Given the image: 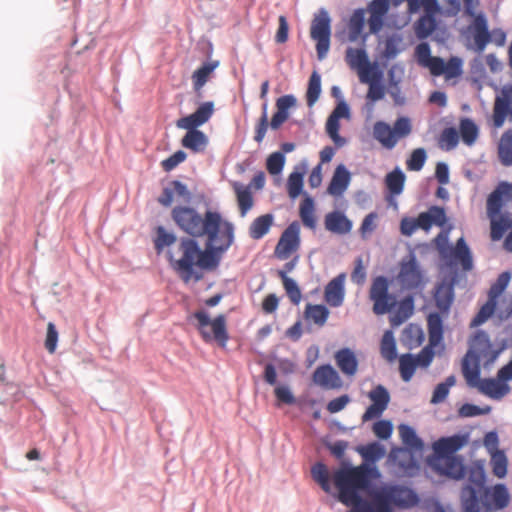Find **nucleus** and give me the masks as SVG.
Returning <instances> with one entry per match:
<instances>
[{
	"mask_svg": "<svg viewBox=\"0 0 512 512\" xmlns=\"http://www.w3.org/2000/svg\"><path fill=\"white\" fill-rule=\"evenodd\" d=\"M175 224L194 237H182L174 248L168 249L171 268L184 283L199 282L204 271L218 268L225 251L233 243V227L224 223L219 213L206 211L202 217L194 208L176 206L171 211Z\"/></svg>",
	"mask_w": 512,
	"mask_h": 512,
	"instance_id": "1",
	"label": "nucleus"
},
{
	"mask_svg": "<svg viewBox=\"0 0 512 512\" xmlns=\"http://www.w3.org/2000/svg\"><path fill=\"white\" fill-rule=\"evenodd\" d=\"M378 476V470L368 464L341 467L333 473V482L338 489V500L350 507L348 512H368L371 500L363 499L359 491L367 490L372 478Z\"/></svg>",
	"mask_w": 512,
	"mask_h": 512,
	"instance_id": "2",
	"label": "nucleus"
},
{
	"mask_svg": "<svg viewBox=\"0 0 512 512\" xmlns=\"http://www.w3.org/2000/svg\"><path fill=\"white\" fill-rule=\"evenodd\" d=\"M214 113L213 102L202 103L195 112L177 120L176 126L180 129L187 130L181 140V145L194 153L205 150L208 144L207 136L197 128L202 126L212 117Z\"/></svg>",
	"mask_w": 512,
	"mask_h": 512,
	"instance_id": "3",
	"label": "nucleus"
},
{
	"mask_svg": "<svg viewBox=\"0 0 512 512\" xmlns=\"http://www.w3.org/2000/svg\"><path fill=\"white\" fill-rule=\"evenodd\" d=\"M368 512H394L393 506L411 507L418 501L417 495L400 485H385L371 492Z\"/></svg>",
	"mask_w": 512,
	"mask_h": 512,
	"instance_id": "4",
	"label": "nucleus"
},
{
	"mask_svg": "<svg viewBox=\"0 0 512 512\" xmlns=\"http://www.w3.org/2000/svg\"><path fill=\"white\" fill-rule=\"evenodd\" d=\"M510 201L512 202V188L508 182H501L487 198L486 209L493 241L501 240L507 232L508 214H501V210Z\"/></svg>",
	"mask_w": 512,
	"mask_h": 512,
	"instance_id": "5",
	"label": "nucleus"
},
{
	"mask_svg": "<svg viewBox=\"0 0 512 512\" xmlns=\"http://www.w3.org/2000/svg\"><path fill=\"white\" fill-rule=\"evenodd\" d=\"M415 56L420 66L428 68L433 76L443 75L449 80L458 77L462 73V60L451 57L447 62L442 58L431 56L430 46L426 42L418 44L415 48Z\"/></svg>",
	"mask_w": 512,
	"mask_h": 512,
	"instance_id": "6",
	"label": "nucleus"
},
{
	"mask_svg": "<svg viewBox=\"0 0 512 512\" xmlns=\"http://www.w3.org/2000/svg\"><path fill=\"white\" fill-rule=\"evenodd\" d=\"M475 3L476 2H465V12L474 17L470 28L473 33L477 51L482 52L490 42H493L497 46H503L506 41V33L502 29H494L489 32L485 15L482 12L475 15L473 12Z\"/></svg>",
	"mask_w": 512,
	"mask_h": 512,
	"instance_id": "7",
	"label": "nucleus"
},
{
	"mask_svg": "<svg viewBox=\"0 0 512 512\" xmlns=\"http://www.w3.org/2000/svg\"><path fill=\"white\" fill-rule=\"evenodd\" d=\"M412 132V123L406 116L398 117L393 126L384 121H377L373 126V137L386 149H393L397 143Z\"/></svg>",
	"mask_w": 512,
	"mask_h": 512,
	"instance_id": "8",
	"label": "nucleus"
},
{
	"mask_svg": "<svg viewBox=\"0 0 512 512\" xmlns=\"http://www.w3.org/2000/svg\"><path fill=\"white\" fill-rule=\"evenodd\" d=\"M193 318L197 320V329L206 342L215 340L221 347H225L229 339L226 325V317L219 314L213 320L204 310L196 311Z\"/></svg>",
	"mask_w": 512,
	"mask_h": 512,
	"instance_id": "9",
	"label": "nucleus"
},
{
	"mask_svg": "<svg viewBox=\"0 0 512 512\" xmlns=\"http://www.w3.org/2000/svg\"><path fill=\"white\" fill-rule=\"evenodd\" d=\"M389 280L384 276H377L372 280L369 298L373 302V312L384 315L391 312L397 304L396 296L389 293Z\"/></svg>",
	"mask_w": 512,
	"mask_h": 512,
	"instance_id": "10",
	"label": "nucleus"
},
{
	"mask_svg": "<svg viewBox=\"0 0 512 512\" xmlns=\"http://www.w3.org/2000/svg\"><path fill=\"white\" fill-rule=\"evenodd\" d=\"M330 18L326 12H321L314 18L310 28V36L316 41V52L319 60H323L330 48Z\"/></svg>",
	"mask_w": 512,
	"mask_h": 512,
	"instance_id": "11",
	"label": "nucleus"
},
{
	"mask_svg": "<svg viewBox=\"0 0 512 512\" xmlns=\"http://www.w3.org/2000/svg\"><path fill=\"white\" fill-rule=\"evenodd\" d=\"M300 245V227L297 222L291 223L281 234L274 254L280 260L288 259L298 250Z\"/></svg>",
	"mask_w": 512,
	"mask_h": 512,
	"instance_id": "12",
	"label": "nucleus"
},
{
	"mask_svg": "<svg viewBox=\"0 0 512 512\" xmlns=\"http://www.w3.org/2000/svg\"><path fill=\"white\" fill-rule=\"evenodd\" d=\"M411 450L395 447L389 453V461L398 468L399 473L405 476H414L419 470L417 459Z\"/></svg>",
	"mask_w": 512,
	"mask_h": 512,
	"instance_id": "13",
	"label": "nucleus"
},
{
	"mask_svg": "<svg viewBox=\"0 0 512 512\" xmlns=\"http://www.w3.org/2000/svg\"><path fill=\"white\" fill-rule=\"evenodd\" d=\"M372 404L366 409L362 415V422H368L372 419L379 418L387 409L390 402V395L387 389L382 385H377L368 393Z\"/></svg>",
	"mask_w": 512,
	"mask_h": 512,
	"instance_id": "14",
	"label": "nucleus"
},
{
	"mask_svg": "<svg viewBox=\"0 0 512 512\" xmlns=\"http://www.w3.org/2000/svg\"><path fill=\"white\" fill-rule=\"evenodd\" d=\"M398 280L406 289H416L423 284V274L414 255L401 262Z\"/></svg>",
	"mask_w": 512,
	"mask_h": 512,
	"instance_id": "15",
	"label": "nucleus"
},
{
	"mask_svg": "<svg viewBox=\"0 0 512 512\" xmlns=\"http://www.w3.org/2000/svg\"><path fill=\"white\" fill-rule=\"evenodd\" d=\"M312 381L324 390H339L343 387L341 376L330 364L318 366L313 372Z\"/></svg>",
	"mask_w": 512,
	"mask_h": 512,
	"instance_id": "16",
	"label": "nucleus"
},
{
	"mask_svg": "<svg viewBox=\"0 0 512 512\" xmlns=\"http://www.w3.org/2000/svg\"><path fill=\"white\" fill-rule=\"evenodd\" d=\"M431 465L439 474L452 479L459 480L465 476V467L462 461L456 456L435 457Z\"/></svg>",
	"mask_w": 512,
	"mask_h": 512,
	"instance_id": "17",
	"label": "nucleus"
},
{
	"mask_svg": "<svg viewBox=\"0 0 512 512\" xmlns=\"http://www.w3.org/2000/svg\"><path fill=\"white\" fill-rule=\"evenodd\" d=\"M468 352L473 353L479 359L487 360V362H493L499 352L492 350V344L490 343L489 336L484 331H478L472 340L470 341V349Z\"/></svg>",
	"mask_w": 512,
	"mask_h": 512,
	"instance_id": "18",
	"label": "nucleus"
},
{
	"mask_svg": "<svg viewBox=\"0 0 512 512\" xmlns=\"http://www.w3.org/2000/svg\"><path fill=\"white\" fill-rule=\"evenodd\" d=\"M507 115L512 118V86L504 87L501 96L494 103L493 121L495 127H501Z\"/></svg>",
	"mask_w": 512,
	"mask_h": 512,
	"instance_id": "19",
	"label": "nucleus"
},
{
	"mask_svg": "<svg viewBox=\"0 0 512 512\" xmlns=\"http://www.w3.org/2000/svg\"><path fill=\"white\" fill-rule=\"evenodd\" d=\"M175 196L185 202H190L192 198L191 192L184 183L173 180L163 189L162 194L158 197V203L164 207H170Z\"/></svg>",
	"mask_w": 512,
	"mask_h": 512,
	"instance_id": "20",
	"label": "nucleus"
},
{
	"mask_svg": "<svg viewBox=\"0 0 512 512\" xmlns=\"http://www.w3.org/2000/svg\"><path fill=\"white\" fill-rule=\"evenodd\" d=\"M334 360L339 370L348 378L354 377L357 374L359 361L352 349H339L334 354Z\"/></svg>",
	"mask_w": 512,
	"mask_h": 512,
	"instance_id": "21",
	"label": "nucleus"
},
{
	"mask_svg": "<svg viewBox=\"0 0 512 512\" xmlns=\"http://www.w3.org/2000/svg\"><path fill=\"white\" fill-rule=\"evenodd\" d=\"M345 279L346 274L340 273L326 285L324 299L331 307H339L343 304Z\"/></svg>",
	"mask_w": 512,
	"mask_h": 512,
	"instance_id": "22",
	"label": "nucleus"
},
{
	"mask_svg": "<svg viewBox=\"0 0 512 512\" xmlns=\"http://www.w3.org/2000/svg\"><path fill=\"white\" fill-rule=\"evenodd\" d=\"M324 226L331 233L345 235L351 232L353 223L343 212L332 211L325 215Z\"/></svg>",
	"mask_w": 512,
	"mask_h": 512,
	"instance_id": "23",
	"label": "nucleus"
},
{
	"mask_svg": "<svg viewBox=\"0 0 512 512\" xmlns=\"http://www.w3.org/2000/svg\"><path fill=\"white\" fill-rule=\"evenodd\" d=\"M464 445V439L455 435L443 437L433 444V450L436 457H452Z\"/></svg>",
	"mask_w": 512,
	"mask_h": 512,
	"instance_id": "24",
	"label": "nucleus"
},
{
	"mask_svg": "<svg viewBox=\"0 0 512 512\" xmlns=\"http://www.w3.org/2000/svg\"><path fill=\"white\" fill-rule=\"evenodd\" d=\"M389 4L390 2H370L368 8L370 12L368 19L370 33L376 34L382 29Z\"/></svg>",
	"mask_w": 512,
	"mask_h": 512,
	"instance_id": "25",
	"label": "nucleus"
},
{
	"mask_svg": "<svg viewBox=\"0 0 512 512\" xmlns=\"http://www.w3.org/2000/svg\"><path fill=\"white\" fill-rule=\"evenodd\" d=\"M350 180V173L345 166H337L327 188L328 194L336 197L341 196L348 188Z\"/></svg>",
	"mask_w": 512,
	"mask_h": 512,
	"instance_id": "26",
	"label": "nucleus"
},
{
	"mask_svg": "<svg viewBox=\"0 0 512 512\" xmlns=\"http://www.w3.org/2000/svg\"><path fill=\"white\" fill-rule=\"evenodd\" d=\"M480 360L471 352H467L462 362V373L471 387H476L480 379Z\"/></svg>",
	"mask_w": 512,
	"mask_h": 512,
	"instance_id": "27",
	"label": "nucleus"
},
{
	"mask_svg": "<svg viewBox=\"0 0 512 512\" xmlns=\"http://www.w3.org/2000/svg\"><path fill=\"white\" fill-rule=\"evenodd\" d=\"M396 308L393 314L390 317V322L392 326H399L404 323L414 311V299L412 296H407L403 298L399 303L394 307Z\"/></svg>",
	"mask_w": 512,
	"mask_h": 512,
	"instance_id": "28",
	"label": "nucleus"
},
{
	"mask_svg": "<svg viewBox=\"0 0 512 512\" xmlns=\"http://www.w3.org/2000/svg\"><path fill=\"white\" fill-rule=\"evenodd\" d=\"M476 387H478L480 392L483 394L495 399L502 398L509 391L507 384L502 383L499 379L496 380L492 378L483 380L479 379Z\"/></svg>",
	"mask_w": 512,
	"mask_h": 512,
	"instance_id": "29",
	"label": "nucleus"
},
{
	"mask_svg": "<svg viewBox=\"0 0 512 512\" xmlns=\"http://www.w3.org/2000/svg\"><path fill=\"white\" fill-rule=\"evenodd\" d=\"M218 66L217 61H211L204 63L201 67L195 70L192 74V82L194 91L201 96V90L203 86L209 80L211 74Z\"/></svg>",
	"mask_w": 512,
	"mask_h": 512,
	"instance_id": "30",
	"label": "nucleus"
},
{
	"mask_svg": "<svg viewBox=\"0 0 512 512\" xmlns=\"http://www.w3.org/2000/svg\"><path fill=\"white\" fill-rule=\"evenodd\" d=\"M272 214H264L255 218L249 226V236L254 240L264 237L273 225Z\"/></svg>",
	"mask_w": 512,
	"mask_h": 512,
	"instance_id": "31",
	"label": "nucleus"
},
{
	"mask_svg": "<svg viewBox=\"0 0 512 512\" xmlns=\"http://www.w3.org/2000/svg\"><path fill=\"white\" fill-rule=\"evenodd\" d=\"M234 191L236 193L240 214L244 217L253 207V196L250 188L240 183H234Z\"/></svg>",
	"mask_w": 512,
	"mask_h": 512,
	"instance_id": "32",
	"label": "nucleus"
},
{
	"mask_svg": "<svg viewBox=\"0 0 512 512\" xmlns=\"http://www.w3.org/2000/svg\"><path fill=\"white\" fill-rule=\"evenodd\" d=\"M400 438L403 442V444L406 446L405 448L416 450V451H422L423 449V442L422 440L417 436L415 430L405 424H401L398 427Z\"/></svg>",
	"mask_w": 512,
	"mask_h": 512,
	"instance_id": "33",
	"label": "nucleus"
},
{
	"mask_svg": "<svg viewBox=\"0 0 512 512\" xmlns=\"http://www.w3.org/2000/svg\"><path fill=\"white\" fill-rule=\"evenodd\" d=\"M345 60L348 66L355 71L370 62L365 49L353 47L346 49Z\"/></svg>",
	"mask_w": 512,
	"mask_h": 512,
	"instance_id": "34",
	"label": "nucleus"
},
{
	"mask_svg": "<svg viewBox=\"0 0 512 512\" xmlns=\"http://www.w3.org/2000/svg\"><path fill=\"white\" fill-rule=\"evenodd\" d=\"M364 25L365 11L363 9L355 10L348 24V38L350 41L356 42L361 37Z\"/></svg>",
	"mask_w": 512,
	"mask_h": 512,
	"instance_id": "35",
	"label": "nucleus"
},
{
	"mask_svg": "<svg viewBox=\"0 0 512 512\" xmlns=\"http://www.w3.org/2000/svg\"><path fill=\"white\" fill-rule=\"evenodd\" d=\"M430 345H436L443 337V321L439 313H430L427 318Z\"/></svg>",
	"mask_w": 512,
	"mask_h": 512,
	"instance_id": "36",
	"label": "nucleus"
},
{
	"mask_svg": "<svg viewBox=\"0 0 512 512\" xmlns=\"http://www.w3.org/2000/svg\"><path fill=\"white\" fill-rule=\"evenodd\" d=\"M381 356L388 362H392L397 357L396 342L393 332L390 330L385 331L380 344Z\"/></svg>",
	"mask_w": 512,
	"mask_h": 512,
	"instance_id": "37",
	"label": "nucleus"
},
{
	"mask_svg": "<svg viewBox=\"0 0 512 512\" xmlns=\"http://www.w3.org/2000/svg\"><path fill=\"white\" fill-rule=\"evenodd\" d=\"M314 211V200L311 197L306 196L300 204L299 213L304 226L310 229H314L316 227Z\"/></svg>",
	"mask_w": 512,
	"mask_h": 512,
	"instance_id": "38",
	"label": "nucleus"
},
{
	"mask_svg": "<svg viewBox=\"0 0 512 512\" xmlns=\"http://www.w3.org/2000/svg\"><path fill=\"white\" fill-rule=\"evenodd\" d=\"M306 319L318 326H323L329 316V310L324 305L307 304L304 311Z\"/></svg>",
	"mask_w": 512,
	"mask_h": 512,
	"instance_id": "39",
	"label": "nucleus"
},
{
	"mask_svg": "<svg viewBox=\"0 0 512 512\" xmlns=\"http://www.w3.org/2000/svg\"><path fill=\"white\" fill-rule=\"evenodd\" d=\"M364 460L375 463L385 455V448L378 442H372L357 449Z\"/></svg>",
	"mask_w": 512,
	"mask_h": 512,
	"instance_id": "40",
	"label": "nucleus"
},
{
	"mask_svg": "<svg viewBox=\"0 0 512 512\" xmlns=\"http://www.w3.org/2000/svg\"><path fill=\"white\" fill-rule=\"evenodd\" d=\"M277 275L281 279L283 288L290 301L294 305H298L301 301L302 294L297 283L292 278L285 275V272H277Z\"/></svg>",
	"mask_w": 512,
	"mask_h": 512,
	"instance_id": "41",
	"label": "nucleus"
},
{
	"mask_svg": "<svg viewBox=\"0 0 512 512\" xmlns=\"http://www.w3.org/2000/svg\"><path fill=\"white\" fill-rule=\"evenodd\" d=\"M417 367L413 354L406 353L399 357V372L404 382H409L412 379Z\"/></svg>",
	"mask_w": 512,
	"mask_h": 512,
	"instance_id": "42",
	"label": "nucleus"
},
{
	"mask_svg": "<svg viewBox=\"0 0 512 512\" xmlns=\"http://www.w3.org/2000/svg\"><path fill=\"white\" fill-rule=\"evenodd\" d=\"M499 158L505 166L512 165V130L506 131L499 143Z\"/></svg>",
	"mask_w": 512,
	"mask_h": 512,
	"instance_id": "43",
	"label": "nucleus"
},
{
	"mask_svg": "<svg viewBox=\"0 0 512 512\" xmlns=\"http://www.w3.org/2000/svg\"><path fill=\"white\" fill-rule=\"evenodd\" d=\"M453 257L461 263L464 270H470L472 268V256L470 249L463 238L457 240L453 251Z\"/></svg>",
	"mask_w": 512,
	"mask_h": 512,
	"instance_id": "44",
	"label": "nucleus"
},
{
	"mask_svg": "<svg viewBox=\"0 0 512 512\" xmlns=\"http://www.w3.org/2000/svg\"><path fill=\"white\" fill-rule=\"evenodd\" d=\"M177 238L175 234L168 232L164 227L158 226L156 229V238L154 240L155 250L160 254L164 248L170 247L175 244Z\"/></svg>",
	"mask_w": 512,
	"mask_h": 512,
	"instance_id": "45",
	"label": "nucleus"
},
{
	"mask_svg": "<svg viewBox=\"0 0 512 512\" xmlns=\"http://www.w3.org/2000/svg\"><path fill=\"white\" fill-rule=\"evenodd\" d=\"M436 306L442 311L447 312L453 301V291L451 287L439 285L434 294Z\"/></svg>",
	"mask_w": 512,
	"mask_h": 512,
	"instance_id": "46",
	"label": "nucleus"
},
{
	"mask_svg": "<svg viewBox=\"0 0 512 512\" xmlns=\"http://www.w3.org/2000/svg\"><path fill=\"white\" fill-rule=\"evenodd\" d=\"M492 472L497 478H504L507 474L508 460L502 450H495L491 453Z\"/></svg>",
	"mask_w": 512,
	"mask_h": 512,
	"instance_id": "47",
	"label": "nucleus"
},
{
	"mask_svg": "<svg viewBox=\"0 0 512 512\" xmlns=\"http://www.w3.org/2000/svg\"><path fill=\"white\" fill-rule=\"evenodd\" d=\"M402 42L401 36L393 34L388 36L384 41V48L381 53V57L385 60L394 59L400 52V44Z\"/></svg>",
	"mask_w": 512,
	"mask_h": 512,
	"instance_id": "48",
	"label": "nucleus"
},
{
	"mask_svg": "<svg viewBox=\"0 0 512 512\" xmlns=\"http://www.w3.org/2000/svg\"><path fill=\"white\" fill-rule=\"evenodd\" d=\"M321 93V77L317 72H313L309 79L306 92V101L309 107H312L318 100Z\"/></svg>",
	"mask_w": 512,
	"mask_h": 512,
	"instance_id": "49",
	"label": "nucleus"
},
{
	"mask_svg": "<svg viewBox=\"0 0 512 512\" xmlns=\"http://www.w3.org/2000/svg\"><path fill=\"white\" fill-rule=\"evenodd\" d=\"M311 474L313 479L321 486V488L329 493L331 490L330 482H329V473L325 464L316 463L312 469Z\"/></svg>",
	"mask_w": 512,
	"mask_h": 512,
	"instance_id": "50",
	"label": "nucleus"
},
{
	"mask_svg": "<svg viewBox=\"0 0 512 512\" xmlns=\"http://www.w3.org/2000/svg\"><path fill=\"white\" fill-rule=\"evenodd\" d=\"M497 300L488 297L487 302L480 308L477 315L472 320V326H479L487 321L495 312Z\"/></svg>",
	"mask_w": 512,
	"mask_h": 512,
	"instance_id": "51",
	"label": "nucleus"
},
{
	"mask_svg": "<svg viewBox=\"0 0 512 512\" xmlns=\"http://www.w3.org/2000/svg\"><path fill=\"white\" fill-rule=\"evenodd\" d=\"M436 28V21L432 16H422L416 23V35L420 39L427 38Z\"/></svg>",
	"mask_w": 512,
	"mask_h": 512,
	"instance_id": "52",
	"label": "nucleus"
},
{
	"mask_svg": "<svg viewBox=\"0 0 512 512\" xmlns=\"http://www.w3.org/2000/svg\"><path fill=\"white\" fill-rule=\"evenodd\" d=\"M460 134L463 142L471 145L478 136V128L470 119H463L460 123Z\"/></svg>",
	"mask_w": 512,
	"mask_h": 512,
	"instance_id": "53",
	"label": "nucleus"
},
{
	"mask_svg": "<svg viewBox=\"0 0 512 512\" xmlns=\"http://www.w3.org/2000/svg\"><path fill=\"white\" fill-rule=\"evenodd\" d=\"M361 83L370 84L380 81L381 73L378 71L376 64L370 62L358 69L357 71Z\"/></svg>",
	"mask_w": 512,
	"mask_h": 512,
	"instance_id": "54",
	"label": "nucleus"
},
{
	"mask_svg": "<svg viewBox=\"0 0 512 512\" xmlns=\"http://www.w3.org/2000/svg\"><path fill=\"white\" fill-rule=\"evenodd\" d=\"M405 175L400 170L390 172L386 176V185L389 191L398 195L402 192L404 187Z\"/></svg>",
	"mask_w": 512,
	"mask_h": 512,
	"instance_id": "55",
	"label": "nucleus"
},
{
	"mask_svg": "<svg viewBox=\"0 0 512 512\" xmlns=\"http://www.w3.org/2000/svg\"><path fill=\"white\" fill-rule=\"evenodd\" d=\"M459 141V134L455 128H446L442 131L439 139V146L444 150L454 149Z\"/></svg>",
	"mask_w": 512,
	"mask_h": 512,
	"instance_id": "56",
	"label": "nucleus"
},
{
	"mask_svg": "<svg viewBox=\"0 0 512 512\" xmlns=\"http://www.w3.org/2000/svg\"><path fill=\"white\" fill-rule=\"evenodd\" d=\"M303 188V173L300 172H292L287 181V191L290 198H297Z\"/></svg>",
	"mask_w": 512,
	"mask_h": 512,
	"instance_id": "57",
	"label": "nucleus"
},
{
	"mask_svg": "<svg viewBox=\"0 0 512 512\" xmlns=\"http://www.w3.org/2000/svg\"><path fill=\"white\" fill-rule=\"evenodd\" d=\"M339 129V119H336L330 115L326 122V132L332 139V141L336 144V146L342 147L343 145H345L346 140L345 138L339 135Z\"/></svg>",
	"mask_w": 512,
	"mask_h": 512,
	"instance_id": "58",
	"label": "nucleus"
},
{
	"mask_svg": "<svg viewBox=\"0 0 512 512\" xmlns=\"http://www.w3.org/2000/svg\"><path fill=\"white\" fill-rule=\"evenodd\" d=\"M427 155L424 148H417L412 151L409 159L406 161L407 169L410 171H420L426 161Z\"/></svg>",
	"mask_w": 512,
	"mask_h": 512,
	"instance_id": "59",
	"label": "nucleus"
},
{
	"mask_svg": "<svg viewBox=\"0 0 512 512\" xmlns=\"http://www.w3.org/2000/svg\"><path fill=\"white\" fill-rule=\"evenodd\" d=\"M510 279H511V275L509 272L501 273L498 276L496 282L494 284H492V286L490 287L489 292H488V297L497 300L498 297L507 288V286L510 282Z\"/></svg>",
	"mask_w": 512,
	"mask_h": 512,
	"instance_id": "60",
	"label": "nucleus"
},
{
	"mask_svg": "<svg viewBox=\"0 0 512 512\" xmlns=\"http://www.w3.org/2000/svg\"><path fill=\"white\" fill-rule=\"evenodd\" d=\"M509 493L503 484H497L492 490V501L496 508L503 509L509 504Z\"/></svg>",
	"mask_w": 512,
	"mask_h": 512,
	"instance_id": "61",
	"label": "nucleus"
},
{
	"mask_svg": "<svg viewBox=\"0 0 512 512\" xmlns=\"http://www.w3.org/2000/svg\"><path fill=\"white\" fill-rule=\"evenodd\" d=\"M284 163V155L280 152H274L267 158L266 168L271 175H277L282 171Z\"/></svg>",
	"mask_w": 512,
	"mask_h": 512,
	"instance_id": "62",
	"label": "nucleus"
},
{
	"mask_svg": "<svg viewBox=\"0 0 512 512\" xmlns=\"http://www.w3.org/2000/svg\"><path fill=\"white\" fill-rule=\"evenodd\" d=\"M186 157L187 155L184 151L178 150L168 158L164 159L161 162V167L163 168L164 171L170 172L173 169H175L180 163L184 162L186 160Z\"/></svg>",
	"mask_w": 512,
	"mask_h": 512,
	"instance_id": "63",
	"label": "nucleus"
},
{
	"mask_svg": "<svg viewBox=\"0 0 512 512\" xmlns=\"http://www.w3.org/2000/svg\"><path fill=\"white\" fill-rule=\"evenodd\" d=\"M372 430L378 438L386 440L391 436L393 426L388 420H379L373 424Z\"/></svg>",
	"mask_w": 512,
	"mask_h": 512,
	"instance_id": "64",
	"label": "nucleus"
}]
</instances>
